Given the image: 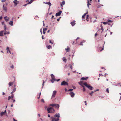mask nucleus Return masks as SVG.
I'll return each mask as SVG.
<instances>
[{
	"label": "nucleus",
	"mask_w": 121,
	"mask_h": 121,
	"mask_svg": "<svg viewBox=\"0 0 121 121\" xmlns=\"http://www.w3.org/2000/svg\"><path fill=\"white\" fill-rule=\"evenodd\" d=\"M54 117H51L52 120L51 121H58L59 120V118L60 117L59 113L56 114L54 116Z\"/></svg>",
	"instance_id": "1"
},
{
	"label": "nucleus",
	"mask_w": 121,
	"mask_h": 121,
	"mask_svg": "<svg viewBox=\"0 0 121 121\" xmlns=\"http://www.w3.org/2000/svg\"><path fill=\"white\" fill-rule=\"evenodd\" d=\"M47 110L48 113L53 112L55 111L54 109L52 107L48 108L47 109Z\"/></svg>",
	"instance_id": "2"
},
{
	"label": "nucleus",
	"mask_w": 121,
	"mask_h": 121,
	"mask_svg": "<svg viewBox=\"0 0 121 121\" xmlns=\"http://www.w3.org/2000/svg\"><path fill=\"white\" fill-rule=\"evenodd\" d=\"M86 86L87 87L89 90H92L93 89L92 87L91 86L88 85L87 83L85 84Z\"/></svg>",
	"instance_id": "3"
},
{
	"label": "nucleus",
	"mask_w": 121,
	"mask_h": 121,
	"mask_svg": "<svg viewBox=\"0 0 121 121\" xmlns=\"http://www.w3.org/2000/svg\"><path fill=\"white\" fill-rule=\"evenodd\" d=\"M79 84L82 86H84V85H85L86 86L85 84H87V83L86 82H79Z\"/></svg>",
	"instance_id": "4"
},
{
	"label": "nucleus",
	"mask_w": 121,
	"mask_h": 121,
	"mask_svg": "<svg viewBox=\"0 0 121 121\" xmlns=\"http://www.w3.org/2000/svg\"><path fill=\"white\" fill-rule=\"evenodd\" d=\"M68 83L65 81H63L61 83V85H67L68 86Z\"/></svg>",
	"instance_id": "5"
},
{
	"label": "nucleus",
	"mask_w": 121,
	"mask_h": 121,
	"mask_svg": "<svg viewBox=\"0 0 121 121\" xmlns=\"http://www.w3.org/2000/svg\"><path fill=\"white\" fill-rule=\"evenodd\" d=\"M56 91H53V94L52 96V98H53L55 97V95L56 93Z\"/></svg>",
	"instance_id": "6"
},
{
	"label": "nucleus",
	"mask_w": 121,
	"mask_h": 121,
	"mask_svg": "<svg viewBox=\"0 0 121 121\" xmlns=\"http://www.w3.org/2000/svg\"><path fill=\"white\" fill-rule=\"evenodd\" d=\"M15 6H16L19 3V2L17 0H15L13 2Z\"/></svg>",
	"instance_id": "7"
},
{
	"label": "nucleus",
	"mask_w": 121,
	"mask_h": 121,
	"mask_svg": "<svg viewBox=\"0 0 121 121\" xmlns=\"http://www.w3.org/2000/svg\"><path fill=\"white\" fill-rule=\"evenodd\" d=\"M62 12V11H60L59 12L56 13V16H59L61 14V13Z\"/></svg>",
	"instance_id": "8"
},
{
	"label": "nucleus",
	"mask_w": 121,
	"mask_h": 121,
	"mask_svg": "<svg viewBox=\"0 0 121 121\" xmlns=\"http://www.w3.org/2000/svg\"><path fill=\"white\" fill-rule=\"evenodd\" d=\"M3 9L6 12L7 11V7L6 6H5V4H4L3 6Z\"/></svg>",
	"instance_id": "9"
},
{
	"label": "nucleus",
	"mask_w": 121,
	"mask_h": 121,
	"mask_svg": "<svg viewBox=\"0 0 121 121\" xmlns=\"http://www.w3.org/2000/svg\"><path fill=\"white\" fill-rule=\"evenodd\" d=\"M71 96L72 97H73L75 95L74 93L73 92H71L70 93Z\"/></svg>",
	"instance_id": "10"
},
{
	"label": "nucleus",
	"mask_w": 121,
	"mask_h": 121,
	"mask_svg": "<svg viewBox=\"0 0 121 121\" xmlns=\"http://www.w3.org/2000/svg\"><path fill=\"white\" fill-rule=\"evenodd\" d=\"M51 77L52 79V80H54V81L56 80V79L55 78L53 74H51Z\"/></svg>",
	"instance_id": "11"
},
{
	"label": "nucleus",
	"mask_w": 121,
	"mask_h": 121,
	"mask_svg": "<svg viewBox=\"0 0 121 121\" xmlns=\"http://www.w3.org/2000/svg\"><path fill=\"white\" fill-rule=\"evenodd\" d=\"M29 2L27 4H26L24 5V6H26L27 4H30L32 2V1L31 0L29 2V0H27L26 1V2Z\"/></svg>",
	"instance_id": "12"
},
{
	"label": "nucleus",
	"mask_w": 121,
	"mask_h": 121,
	"mask_svg": "<svg viewBox=\"0 0 121 121\" xmlns=\"http://www.w3.org/2000/svg\"><path fill=\"white\" fill-rule=\"evenodd\" d=\"M88 77H86V78H84V77H82V78H81V80H87V79H88Z\"/></svg>",
	"instance_id": "13"
},
{
	"label": "nucleus",
	"mask_w": 121,
	"mask_h": 121,
	"mask_svg": "<svg viewBox=\"0 0 121 121\" xmlns=\"http://www.w3.org/2000/svg\"><path fill=\"white\" fill-rule=\"evenodd\" d=\"M7 17V16H6V17H4V18L6 22H7L9 20V18L8 17L7 18H6Z\"/></svg>",
	"instance_id": "14"
},
{
	"label": "nucleus",
	"mask_w": 121,
	"mask_h": 121,
	"mask_svg": "<svg viewBox=\"0 0 121 121\" xmlns=\"http://www.w3.org/2000/svg\"><path fill=\"white\" fill-rule=\"evenodd\" d=\"M13 82H9V83L8 84V85L9 86H10L12 85H13Z\"/></svg>",
	"instance_id": "15"
},
{
	"label": "nucleus",
	"mask_w": 121,
	"mask_h": 121,
	"mask_svg": "<svg viewBox=\"0 0 121 121\" xmlns=\"http://www.w3.org/2000/svg\"><path fill=\"white\" fill-rule=\"evenodd\" d=\"M85 42V41L84 40H83L81 42L80 44H79V45H82V46L83 45V43Z\"/></svg>",
	"instance_id": "16"
},
{
	"label": "nucleus",
	"mask_w": 121,
	"mask_h": 121,
	"mask_svg": "<svg viewBox=\"0 0 121 121\" xmlns=\"http://www.w3.org/2000/svg\"><path fill=\"white\" fill-rule=\"evenodd\" d=\"M47 30V29L46 28H44L43 29V33L44 34H45V33L46 31Z\"/></svg>",
	"instance_id": "17"
},
{
	"label": "nucleus",
	"mask_w": 121,
	"mask_h": 121,
	"mask_svg": "<svg viewBox=\"0 0 121 121\" xmlns=\"http://www.w3.org/2000/svg\"><path fill=\"white\" fill-rule=\"evenodd\" d=\"M44 3H45L46 4L50 6L51 5V4L50 2H44Z\"/></svg>",
	"instance_id": "18"
},
{
	"label": "nucleus",
	"mask_w": 121,
	"mask_h": 121,
	"mask_svg": "<svg viewBox=\"0 0 121 121\" xmlns=\"http://www.w3.org/2000/svg\"><path fill=\"white\" fill-rule=\"evenodd\" d=\"M71 25L73 26L75 25V23L74 21H73L71 23Z\"/></svg>",
	"instance_id": "19"
},
{
	"label": "nucleus",
	"mask_w": 121,
	"mask_h": 121,
	"mask_svg": "<svg viewBox=\"0 0 121 121\" xmlns=\"http://www.w3.org/2000/svg\"><path fill=\"white\" fill-rule=\"evenodd\" d=\"M6 112V111L5 110L4 112H2L0 114L1 116H2Z\"/></svg>",
	"instance_id": "20"
},
{
	"label": "nucleus",
	"mask_w": 121,
	"mask_h": 121,
	"mask_svg": "<svg viewBox=\"0 0 121 121\" xmlns=\"http://www.w3.org/2000/svg\"><path fill=\"white\" fill-rule=\"evenodd\" d=\"M7 52H8V51L10 53H11L10 51L9 48L8 47H7Z\"/></svg>",
	"instance_id": "21"
},
{
	"label": "nucleus",
	"mask_w": 121,
	"mask_h": 121,
	"mask_svg": "<svg viewBox=\"0 0 121 121\" xmlns=\"http://www.w3.org/2000/svg\"><path fill=\"white\" fill-rule=\"evenodd\" d=\"M65 49L66 51L67 52H69L70 51V49L68 47H67V48H65Z\"/></svg>",
	"instance_id": "22"
},
{
	"label": "nucleus",
	"mask_w": 121,
	"mask_h": 121,
	"mask_svg": "<svg viewBox=\"0 0 121 121\" xmlns=\"http://www.w3.org/2000/svg\"><path fill=\"white\" fill-rule=\"evenodd\" d=\"M104 29H103V28L102 27H101V29H99V30L97 31V32H99V31L100 30H102L101 31V33H102V32L103 31V30H104Z\"/></svg>",
	"instance_id": "23"
},
{
	"label": "nucleus",
	"mask_w": 121,
	"mask_h": 121,
	"mask_svg": "<svg viewBox=\"0 0 121 121\" xmlns=\"http://www.w3.org/2000/svg\"><path fill=\"white\" fill-rule=\"evenodd\" d=\"M63 60L64 62H66L67 60L65 57H63Z\"/></svg>",
	"instance_id": "24"
},
{
	"label": "nucleus",
	"mask_w": 121,
	"mask_h": 121,
	"mask_svg": "<svg viewBox=\"0 0 121 121\" xmlns=\"http://www.w3.org/2000/svg\"><path fill=\"white\" fill-rule=\"evenodd\" d=\"M65 4V2L63 1L61 4V7H63V5H64Z\"/></svg>",
	"instance_id": "25"
},
{
	"label": "nucleus",
	"mask_w": 121,
	"mask_h": 121,
	"mask_svg": "<svg viewBox=\"0 0 121 121\" xmlns=\"http://www.w3.org/2000/svg\"><path fill=\"white\" fill-rule=\"evenodd\" d=\"M55 107L56 108H58H58L59 107V106L58 104H55Z\"/></svg>",
	"instance_id": "26"
},
{
	"label": "nucleus",
	"mask_w": 121,
	"mask_h": 121,
	"mask_svg": "<svg viewBox=\"0 0 121 121\" xmlns=\"http://www.w3.org/2000/svg\"><path fill=\"white\" fill-rule=\"evenodd\" d=\"M3 31H2L0 32V36H3Z\"/></svg>",
	"instance_id": "27"
},
{
	"label": "nucleus",
	"mask_w": 121,
	"mask_h": 121,
	"mask_svg": "<svg viewBox=\"0 0 121 121\" xmlns=\"http://www.w3.org/2000/svg\"><path fill=\"white\" fill-rule=\"evenodd\" d=\"M13 22L12 21H11L9 22V24L11 26H12L13 25Z\"/></svg>",
	"instance_id": "28"
},
{
	"label": "nucleus",
	"mask_w": 121,
	"mask_h": 121,
	"mask_svg": "<svg viewBox=\"0 0 121 121\" xmlns=\"http://www.w3.org/2000/svg\"><path fill=\"white\" fill-rule=\"evenodd\" d=\"M16 88H14L13 90V92H11V94H12L13 93V92H15L16 91Z\"/></svg>",
	"instance_id": "29"
},
{
	"label": "nucleus",
	"mask_w": 121,
	"mask_h": 121,
	"mask_svg": "<svg viewBox=\"0 0 121 121\" xmlns=\"http://www.w3.org/2000/svg\"><path fill=\"white\" fill-rule=\"evenodd\" d=\"M10 96L12 100H13V98H14V95H13V94H12V95H11Z\"/></svg>",
	"instance_id": "30"
},
{
	"label": "nucleus",
	"mask_w": 121,
	"mask_h": 121,
	"mask_svg": "<svg viewBox=\"0 0 121 121\" xmlns=\"http://www.w3.org/2000/svg\"><path fill=\"white\" fill-rule=\"evenodd\" d=\"M87 6L88 7H89V5H91V4H90L89 1L88 0H87Z\"/></svg>",
	"instance_id": "31"
},
{
	"label": "nucleus",
	"mask_w": 121,
	"mask_h": 121,
	"mask_svg": "<svg viewBox=\"0 0 121 121\" xmlns=\"http://www.w3.org/2000/svg\"><path fill=\"white\" fill-rule=\"evenodd\" d=\"M51 47V46L50 45H49L47 46V48L49 49H50Z\"/></svg>",
	"instance_id": "32"
},
{
	"label": "nucleus",
	"mask_w": 121,
	"mask_h": 121,
	"mask_svg": "<svg viewBox=\"0 0 121 121\" xmlns=\"http://www.w3.org/2000/svg\"><path fill=\"white\" fill-rule=\"evenodd\" d=\"M94 91H92L91 93H89V94L91 95V96H93L92 94L94 93Z\"/></svg>",
	"instance_id": "33"
},
{
	"label": "nucleus",
	"mask_w": 121,
	"mask_h": 121,
	"mask_svg": "<svg viewBox=\"0 0 121 121\" xmlns=\"http://www.w3.org/2000/svg\"><path fill=\"white\" fill-rule=\"evenodd\" d=\"M49 43L51 44H53V41H52L51 40H49Z\"/></svg>",
	"instance_id": "34"
},
{
	"label": "nucleus",
	"mask_w": 121,
	"mask_h": 121,
	"mask_svg": "<svg viewBox=\"0 0 121 121\" xmlns=\"http://www.w3.org/2000/svg\"><path fill=\"white\" fill-rule=\"evenodd\" d=\"M89 17V16L88 15H87L86 16V20H87V21H88V18Z\"/></svg>",
	"instance_id": "35"
},
{
	"label": "nucleus",
	"mask_w": 121,
	"mask_h": 121,
	"mask_svg": "<svg viewBox=\"0 0 121 121\" xmlns=\"http://www.w3.org/2000/svg\"><path fill=\"white\" fill-rule=\"evenodd\" d=\"M112 22V21L111 20H108V22H109V23H111Z\"/></svg>",
	"instance_id": "36"
},
{
	"label": "nucleus",
	"mask_w": 121,
	"mask_h": 121,
	"mask_svg": "<svg viewBox=\"0 0 121 121\" xmlns=\"http://www.w3.org/2000/svg\"><path fill=\"white\" fill-rule=\"evenodd\" d=\"M50 106H55V104H50Z\"/></svg>",
	"instance_id": "37"
},
{
	"label": "nucleus",
	"mask_w": 121,
	"mask_h": 121,
	"mask_svg": "<svg viewBox=\"0 0 121 121\" xmlns=\"http://www.w3.org/2000/svg\"><path fill=\"white\" fill-rule=\"evenodd\" d=\"M109 90L108 88H107L106 90V92L108 93H109Z\"/></svg>",
	"instance_id": "38"
},
{
	"label": "nucleus",
	"mask_w": 121,
	"mask_h": 121,
	"mask_svg": "<svg viewBox=\"0 0 121 121\" xmlns=\"http://www.w3.org/2000/svg\"><path fill=\"white\" fill-rule=\"evenodd\" d=\"M80 38L79 37H78L76 39V43H77V40L79 39Z\"/></svg>",
	"instance_id": "39"
},
{
	"label": "nucleus",
	"mask_w": 121,
	"mask_h": 121,
	"mask_svg": "<svg viewBox=\"0 0 121 121\" xmlns=\"http://www.w3.org/2000/svg\"><path fill=\"white\" fill-rule=\"evenodd\" d=\"M41 102H43V103H44V99H42L41 100Z\"/></svg>",
	"instance_id": "40"
},
{
	"label": "nucleus",
	"mask_w": 121,
	"mask_h": 121,
	"mask_svg": "<svg viewBox=\"0 0 121 121\" xmlns=\"http://www.w3.org/2000/svg\"><path fill=\"white\" fill-rule=\"evenodd\" d=\"M45 82L44 80H43V84H42V87H43V86L44 85V83Z\"/></svg>",
	"instance_id": "41"
},
{
	"label": "nucleus",
	"mask_w": 121,
	"mask_h": 121,
	"mask_svg": "<svg viewBox=\"0 0 121 121\" xmlns=\"http://www.w3.org/2000/svg\"><path fill=\"white\" fill-rule=\"evenodd\" d=\"M11 98L10 96H9L8 97V100H9Z\"/></svg>",
	"instance_id": "42"
},
{
	"label": "nucleus",
	"mask_w": 121,
	"mask_h": 121,
	"mask_svg": "<svg viewBox=\"0 0 121 121\" xmlns=\"http://www.w3.org/2000/svg\"><path fill=\"white\" fill-rule=\"evenodd\" d=\"M73 90V89H69V90H68V91H72Z\"/></svg>",
	"instance_id": "43"
},
{
	"label": "nucleus",
	"mask_w": 121,
	"mask_h": 121,
	"mask_svg": "<svg viewBox=\"0 0 121 121\" xmlns=\"http://www.w3.org/2000/svg\"><path fill=\"white\" fill-rule=\"evenodd\" d=\"M88 12H86L83 15H84V16H86L87 14H88Z\"/></svg>",
	"instance_id": "44"
},
{
	"label": "nucleus",
	"mask_w": 121,
	"mask_h": 121,
	"mask_svg": "<svg viewBox=\"0 0 121 121\" xmlns=\"http://www.w3.org/2000/svg\"><path fill=\"white\" fill-rule=\"evenodd\" d=\"M95 1L96 2H97V1H98V2H99L100 1L99 0H95Z\"/></svg>",
	"instance_id": "45"
},
{
	"label": "nucleus",
	"mask_w": 121,
	"mask_h": 121,
	"mask_svg": "<svg viewBox=\"0 0 121 121\" xmlns=\"http://www.w3.org/2000/svg\"><path fill=\"white\" fill-rule=\"evenodd\" d=\"M54 81V80H52V79H51V82L52 83H53V82Z\"/></svg>",
	"instance_id": "46"
},
{
	"label": "nucleus",
	"mask_w": 121,
	"mask_h": 121,
	"mask_svg": "<svg viewBox=\"0 0 121 121\" xmlns=\"http://www.w3.org/2000/svg\"><path fill=\"white\" fill-rule=\"evenodd\" d=\"M108 23V22H104L103 23L104 24H107Z\"/></svg>",
	"instance_id": "47"
},
{
	"label": "nucleus",
	"mask_w": 121,
	"mask_h": 121,
	"mask_svg": "<svg viewBox=\"0 0 121 121\" xmlns=\"http://www.w3.org/2000/svg\"><path fill=\"white\" fill-rule=\"evenodd\" d=\"M4 30H5L6 28V25L5 24H4Z\"/></svg>",
	"instance_id": "48"
},
{
	"label": "nucleus",
	"mask_w": 121,
	"mask_h": 121,
	"mask_svg": "<svg viewBox=\"0 0 121 121\" xmlns=\"http://www.w3.org/2000/svg\"><path fill=\"white\" fill-rule=\"evenodd\" d=\"M41 94V93H39V97H38V99H39L40 98Z\"/></svg>",
	"instance_id": "49"
},
{
	"label": "nucleus",
	"mask_w": 121,
	"mask_h": 121,
	"mask_svg": "<svg viewBox=\"0 0 121 121\" xmlns=\"http://www.w3.org/2000/svg\"><path fill=\"white\" fill-rule=\"evenodd\" d=\"M83 87V90L85 91V89L84 88V86H83V87Z\"/></svg>",
	"instance_id": "50"
},
{
	"label": "nucleus",
	"mask_w": 121,
	"mask_h": 121,
	"mask_svg": "<svg viewBox=\"0 0 121 121\" xmlns=\"http://www.w3.org/2000/svg\"><path fill=\"white\" fill-rule=\"evenodd\" d=\"M10 67L12 69H13L14 68V66L13 65H12V66H10Z\"/></svg>",
	"instance_id": "51"
},
{
	"label": "nucleus",
	"mask_w": 121,
	"mask_h": 121,
	"mask_svg": "<svg viewBox=\"0 0 121 121\" xmlns=\"http://www.w3.org/2000/svg\"><path fill=\"white\" fill-rule=\"evenodd\" d=\"M72 87L73 89H74L76 88V87L75 86H73Z\"/></svg>",
	"instance_id": "52"
},
{
	"label": "nucleus",
	"mask_w": 121,
	"mask_h": 121,
	"mask_svg": "<svg viewBox=\"0 0 121 121\" xmlns=\"http://www.w3.org/2000/svg\"><path fill=\"white\" fill-rule=\"evenodd\" d=\"M84 102L85 103V105H86L87 104V103L86 102V101H84Z\"/></svg>",
	"instance_id": "53"
},
{
	"label": "nucleus",
	"mask_w": 121,
	"mask_h": 121,
	"mask_svg": "<svg viewBox=\"0 0 121 121\" xmlns=\"http://www.w3.org/2000/svg\"><path fill=\"white\" fill-rule=\"evenodd\" d=\"M85 16H84V15H83V16H82V19H83V18H84Z\"/></svg>",
	"instance_id": "54"
},
{
	"label": "nucleus",
	"mask_w": 121,
	"mask_h": 121,
	"mask_svg": "<svg viewBox=\"0 0 121 121\" xmlns=\"http://www.w3.org/2000/svg\"><path fill=\"white\" fill-rule=\"evenodd\" d=\"M97 33H95V37L96 36H97Z\"/></svg>",
	"instance_id": "55"
},
{
	"label": "nucleus",
	"mask_w": 121,
	"mask_h": 121,
	"mask_svg": "<svg viewBox=\"0 0 121 121\" xmlns=\"http://www.w3.org/2000/svg\"><path fill=\"white\" fill-rule=\"evenodd\" d=\"M12 100H13V102L14 103V102H15V99H13Z\"/></svg>",
	"instance_id": "56"
},
{
	"label": "nucleus",
	"mask_w": 121,
	"mask_h": 121,
	"mask_svg": "<svg viewBox=\"0 0 121 121\" xmlns=\"http://www.w3.org/2000/svg\"><path fill=\"white\" fill-rule=\"evenodd\" d=\"M6 0H2L1 1V2H5Z\"/></svg>",
	"instance_id": "57"
},
{
	"label": "nucleus",
	"mask_w": 121,
	"mask_h": 121,
	"mask_svg": "<svg viewBox=\"0 0 121 121\" xmlns=\"http://www.w3.org/2000/svg\"><path fill=\"white\" fill-rule=\"evenodd\" d=\"M4 23V22H2V24L3 25H4V24H5Z\"/></svg>",
	"instance_id": "58"
},
{
	"label": "nucleus",
	"mask_w": 121,
	"mask_h": 121,
	"mask_svg": "<svg viewBox=\"0 0 121 121\" xmlns=\"http://www.w3.org/2000/svg\"><path fill=\"white\" fill-rule=\"evenodd\" d=\"M2 16H1L0 17V19L1 20L2 19Z\"/></svg>",
	"instance_id": "59"
},
{
	"label": "nucleus",
	"mask_w": 121,
	"mask_h": 121,
	"mask_svg": "<svg viewBox=\"0 0 121 121\" xmlns=\"http://www.w3.org/2000/svg\"><path fill=\"white\" fill-rule=\"evenodd\" d=\"M42 39H44V38L43 37V36H42Z\"/></svg>",
	"instance_id": "60"
},
{
	"label": "nucleus",
	"mask_w": 121,
	"mask_h": 121,
	"mask_svg": "<svg viewBox=\"0 0 121 121\" xmlns=\"http://www.w3.org/2000/svg\"><path fill=\"white\" fill-rule=\"evenodd\" d=\"M72 65H71V66H70V67L71 69H72Z\"/></svg>",
	"instance_id": "61"
},
{
	"label": "nucleus",
	"mask_w": 121,
	"mask_h": 121,
	"mask_svg": "<svg viewBox=\"0 0 121 121\" xmlns=\"http://www.w3.org/2000/svg\"><path fill=\"white\" fill-rule=\"evenodd\" d=\"M13 121H17V120H16L15 119H14V118L13 119Z\"/></svg>",
	"instance_id": "62"
},
{
	"label": "nucleus",
	"mask_w": 121,
	"mask_h": 121,
	"mask_svg": "<svg viewBox=\"0 0 121 121\" xmlns=\"http://www.w3.org/2000/svg\"><path fill=\"white\" fill-rule=\"evenodd\" d=\"M65 91L66 92V91H68L67 90V89L66 88H65Z\"/></svg>",
	"instance_id": "63"
},
{
	"label": "nucleus",
	"mask_w": 121,
	"mask_h": 121,
	"mask_svg": "<svg viewBox=\"0 0 121 121\" xmlns=\"http://www.w3.org/2000/svg\"><path fill=\"white\" fill-rule=\"evenodd\" d=\"M54 17V16L53 15L52 16V17L51 18L52 19Z\"/></svg>",
	"instance_id": "64"
}]
</instances>
